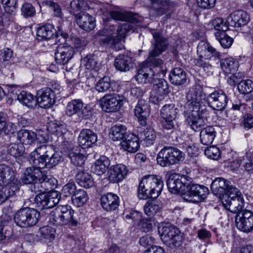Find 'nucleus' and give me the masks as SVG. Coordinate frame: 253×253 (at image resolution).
Segmentation results:
<instances>
[{"instance_id":"nucleus-1","label":"nucleus","mask_w":253,"mask_h":253,"mask_svg":"<svg viewBox=\"0 0 253 253\" xmlns=\"http://www.w3.org/2000/svg\"><path fill=\"white\" fill-rule=\"evenodd\" d=\"M80 219L79 213L69 205H59L49 214V221L56 225L69 224L77 226L80 224Z\"/></svg>"},{"instance_id":"nucleus-2","label":"nucleus","mask_w":253,"mask_h":253,"mask_svg":"<svg viewBox=\"0 0 253 253\" xmlns=\"http://www.w3.org/2000/svg\"><path fill=\"white\" fill-rule=\"evenodd\" d=\"M158 232L162 240L169 247H182L184 240L183 234L176 226L167 224L159 227Z\"/></svg>"},{"instance_id":"nucleus-3","label":"nucleus","mask_w":253,"mask_h":253,"mask_svg":"<svg viewBox=\"0 0 253 253\" xmlns=\"http://www.w3.org/2000/svg\"><path fill=\"white\" fill-rule=\"evenodd\" d=\"M134 29L133 26L130 24L121 25L118 27L116 36H110L99 38L98 40L100 45H110L113 49L116 50H120L124 48V39L126 34L131 30Z\"/></svg>"},{"instance_id":"nucleus-4","label":"nucleus","mask_w":253,"mask_h":253,"mask_svg":"<svg viewBox=\"0 0 253 253\" xmlns=\"http://www.w3.org/2000/svg\"><path fill=\"white\" fill-rule=\"evenodd\" d=\"M184 159V153L173 147H164L157 157L158 164L164 167L176 164Z\"/></svg>"},{"instance_id":"nucleus-5","label":"nucleus","mask_w":253,"mask_h":253,"mask_svg":"<svg viewBox=\"0 0 253 253\" xmlns=\"http://www.w3.org/2000/svg\"><path fill=\"white\" fill-rule=\"evenodd\" d=\"M40 217V213L34 209L24 208L18 210L14 214V221L22 228H27L36 225Z\"/></svg>"},{"instance_id":"nucleus-6","label":"nucleus","mask_w":253,"mask_h":253,"mask_svg":"<svg viewBox=\"0 0 253 253\" xmlns=\"http://www.w3.org/2000/svg\"><path fill=\"white\" fill-rule=\"evenodd\" d=\"M186 122L190 127L195 131H199L205 127L208 118L210 117L211 112L204 107L199 111L184 112Z\"/></svg>"},{"instance_id":"nucleus-7","label":"nucleus","mask_w":253,"mask_h":253,"mask_svg":"<svg viewBox=\"0 0 253 253\" xmlns=\"http://www.w3.org/2000/svg\"><path fill=\"white\" fill-rule=\"evenodd\" d=\"M178 109L174 104L164 105L161 110V115L163 119L162 125L164 130L173 132L177 127L176 121Z\"/></svg>"},{"instance_id":"nucleus-8","label":"nucleus","mask_w":253,"mask_h":253,"mask_svg":"<svg viewBox=\"0 0 253 253\" xmlns=\"http://www.w3.org/2000/svg\"><path fill=\"white\" fill-rule=\"evenodd\" d=\"M205 97V94L200 89L196 88L190 89L186 95L187 102L185 104L186 111L184 112L199 111L202 108V98Z\"/></svg>"},{"instance_id":"nucleus-9","label":"nucleus","mask_w":253,"mask_h":253,"mask_svg":"<svg viewBox=\"0 0 253 253\" xmlns=\"http://www.w3.org/2000/svg\"><path fill=\"white\" fill-rule=\"evenodd\" d=\"M150 32L153 40L151 42L152 49L149 53L153 55H160L168 48L169 41L159 30L151 29Z\"/></svg>"},{"instance_id":"nucleus-10","label":"nucleus","mask_w":253,"mask_h":253,"mask_svg":"<svg viewBox=\"0 0 253 253\" xmlns=\"http://www.w3.org/2000/svg\"><path fill=\"white\" fill-rule=\"evenodd\" d=\"M207 102L213 110L222 111L227 105L228 98L222 90H216L210 94L206 98Z\"/></svg>"},{"instance_id":"nucleus-11","label":"nucleus","mask_w":253,"mask_h":253,"mask_svg":"<svg viewBox=\"0 0 253 253\" xmlns=\"http://www.w3.org/2000/svg\"><path fill=\"white\" fill-rule=\"evenodd\" d=\"M235 222L237 228L240 230L248 232L253 229V212L244 210L238 212L236 216Z\"/></svg>"},{"instance_id":"nucleus-12","label":"nucleus","mask_w":253,"mask_h":253,"mask_svg":"<svg viewBox=\"0 0 253 253\" xmlns=\"http://www.w3.org/2000/svg\"><path fill=\"white\" fill-rule=\"evenodd\" d=\"M102 109L106 112H114L119 110L123 105V100L115 94H107L100 100Z\"/></svg>"},{"instance_id":"nucleus-13","label":"nucleus","mask_w":253,"mask_h":253,"mask_svg":"<svg viewBox=\"0 0 253 253\" xmlns=\"http://www.w3.org/2000/svg\"><path fill=\"white\" fill-rule=\"evenodd\" d=\"M110 15L111 17L115 20L125 21L126 24H130L133 26L134 29L130 31L129 32L133 33L136 28V24L139 23H141L142 21V18L139 16L137 14L132 13L131 12H122L116 10H112L110 12Z\"/></svg>"},{"instance_id":"nucleus-14","label":"nucleus","mask_w":253,"mask_h":253,"mask_svg":"<svg viewBox=\"0 0 253 253\" xmlns=\"http://www.w3.org/2000/svg\"><path fill=\"white\" fill-rule=\"evenodd\" d=\"M46 178L47 176L41 170L31 167L26 169L24 176L21 178V182L23 184H35L38 182L42 183Z\"/></svg>"},{"instance_id":"nucleus-15","label":"nucleus","mask_w":253,"mask_h":253,"mask_svg":"<svg viewBox=\"0 0 253 253\" xmlns=\"http://www.w3.org/2000/svg\"><path fill=\"white\" fill-rule=\"evenodd\" d=\"M37 102L42 108H49L55 103V92L50 88H45L38 91Z\"/></svg>"},{"instance_id":"nucleus-16","label":"nucleus","mask_w":253,"mask_h":253,"mask_svg":"<svg viewBox=\"0 0 253 253\" xmlns=\"http://www.w3.org/2000/svg\"><path fill=\"white\" fill-rule=\"evenodd\" d=\"M41 154L43 155V157L48 168H52L57 165L61 160V156L59 153L56 152L54 148L52 145H43L40 146Z\"/></svg>"},{"instance_id":"nucleus-17","label":"nucleus","mask_w":253,"mask_h":253,"mask_svg":"<svg viewBox=\"0 0 253 253\" xmlns=\"http://www.w3.org/2000/svg\"><path fill=\"white\" fill-rule=\"evenodd\" d=\"M74 54L73 47L67 43L60 44L55 52V59L57 64L64 65L69 62Z\"/></svg>"},{"instance_id":"nucleus-18","label":"nucleus","mask_w":253,"mask_h":253,"mask_svg":"<svg viewBox=\"0 0 253 253\" xmlns=\"http://www.w3.org/2000/svg\"><path fill=\"white\" fill-rule=\"evenodd\" d=\"M197 53L199 57L205 60L213 59L215 62L218 61L221 58L220 52L212 47L209 43L201 42L197 46Z\"/></svg>"},{"instance_id":"nucleus-19","label":"nucleus","mask_w":253,"mask_h":253,"mask_svg":"<svg viewBox=\"0 0 253 253\" xmlns=\"http://www.w3.org/2000/svg\"><path fill=\"white\" fill-rule=\"evenodd\" d=\"M163 181L156 176L148 174L140 181L138 190H163Z\"/></svg>"},{"instance_id":"nucleus-20","label":"nucleus","mask_w":253,"mask_h":253,"mask_svg":"<svg viewBox=\"0 0 253 253\" xmlns=\"http://www.w3.org/2000/svg\"><path fill=\"white\" fill-rule=\"evenodd\" d=\"M250 20L248 14L244 11L239 10L233 12L227 18L229 26L240 28L247 24Z\"/></svg>"},{"instance_id":"nucleus-21","label":"nucleus","mask_w":253,"mask_h":253,"mask_svg":"<svg viewBox=\"0 0 253 253\" xmlns=\"http://www.w3.org/2000/svg\"><path fill=\"white\" fill-rule=\"evenodd\" d=\"M150 113V107L149 103L145 100H139L134 109V114L141 126L146 125L147 119Z\"/></svg>"},{"instance_id":"nucleus-22","label":"nucleus","mask_w":253,"mask_h":253,"mask_svg":"<svg viewBox=\"0 0 253 253\" xmlns=\"http://www.w3.org/2000/svg\"><path fill=\"white\" fill-rule=\"evenodd\" d=\"M97 140L96 134L90 129H83L78 137L79 146H82L83 149L90 147L96 142Z\"/></svg>"},{"instance_id":"nucleus-23","label":"nucleus","mask_w":253,"mask_h":253,"mask_svg":"<svg viewBox=\"0 0 253 253\" xmlns=\"http://www.w3.org/2000/svg\"><path fill=\"white\" fill-rule=\"evenodd\" d=\"M76 18L79 27L85 31H90L95 26L94 18L85 12H80Z\"/></svg>"},{"instance_id":"nucleus-24","label":"nucleus","mask_w":253,"mask_h":253,"mask_svg":"<svg viewBox=\"0 0 253 253\" xmlns=\"http://www.w3.org/2000/svg\"><path fill=\"white\" fill-rule=\"evenodd\" d=\"M100 201L102 207L107 211L115 210L119 205L118 196L112 193H108L102 196Z\"/></svg>"},{"instance_id":"nucleus-25","label":"nucleus","mask_w":253,"mask_h":253,"mask_svg":"<svg viewBox=\"0 0 253 253\" xmlns=\"http://www.w3.org/2000/svg\"><path fill=\"white\" fill-rule=\"evenodd\" d=\"M169 79L171 83L176 85H182L187 82V74L180 67L174 68L170 71Z\"/></svg>"},{"instance_id":"nucleus-26","label":"nucleus","mask_w":253,"mask_h":253,"mask_svg":"<svg viewBox=\"0 0 253 253\" xmlns=\"http://www.w3.org/2000/svg\"><path fill=\"white\" fill-rule=\"evenodd\" d=\"M122 149L129 153H135L139 148L138 138L132 134H129L123 141H121Z\"/></svg>"},{"instance_id":"nucleus-27","label":"nucleus","mask_w":253,"mask_h":253,"mask_svg":"<svg viewBox=\"0 0 253 253\" xmlns=\"http://www.w3.org/2000/svg\"><path fill=\"white\" fill-rule=\"evenodd\" d=\"M40 151H41L40 146L31 153L29 162L33 166L32 167L41 170L42 169L48 168V167L44 157H43V155L41 154Z\"/></svg>"},{"instance_id":"nucleus-28","label":"nucleus","mask_w":253,"mask_h":253,"mask_svg":"<svg viewBox=\"0 0 253 253\" xmlns=\"http://www.w3.org/2000/svg\"><path fill=\"white\" fill-rule=\"evenodd\" d=\"M152 9L158 16L166 14L170 8L174 6V2L169 0H150Z\"/></svg>"},{"instance_id":"nucleus-29","label":"nucleus","mask_w":253,"mask_h":253,"mask_svg":"<svg viewBox=\"0 0 253 253\" xmlns=\"http://www.w3.org/2000/svg\"><path fill=\"white\" fill-rule=\"evenodd\" d=\"M155 75V71L151 67L142 66L139 69L134 78L138 83L147 84L150 83Z\"/></svg>"},{"instance_id":"nucleus-30","label":"nucleus","mask_w":253,"mask_h":253,"mask_svg":"<svg viewBox=\"0 0 253 253\" xmlns=\"http://www.w3.org/2000/svg\"><path fill=\"white\" fill-rule=\"evenodd\" d=\"M81 151V147L78 146L70 148L68 150V157L71 163L77 167H82L84 164L86 159Z\"/></svg>"},{"instance_id":"nucleus-31","label":"nucleus","mask_w":253,"mask_h":253,"mask_svg":"<svg viewBox=\"0 0 253 253\" xmlns=\"http://www.w3.org/2000/svg\"><path fill=\"white\" fill-rule=\"evenodd\" d=\"M168 190H184L186 187L187 190H199V189L206 188L203 185L195 184L193 183L182 184L179 180H175L173 179H169L167 181Z\"/></svg>"},{"instance_id":"nucleus-32","label":"nucleus","mask_w":253,"mask_h":253,"mask_svg":"<svg viewBox=\"0 0 253 253\" xmlns=\"http://www.w3.org/2000/svg\"><path fill=\"white\" fill-rule=\"evenodd\" d=\"M172 193L179 195L186 201L198 203L204 199L206 196L200 194L199 191H170Z\"/></svg>"},{"instance_id":"nucleus-33","label":"nucleus","mask_w":253,"mask_h":253,"mask_svg":"<svg viewBox=\"0 0 253 253\" xmlns=\"http://www.w3.org/2000/svg\"><path fill=\"white\" fill-rule=\"evenodd\" d=\"M114 66L117 70L126 72L132 68V58L126 54H120L117 56L114 61Z\"/></svg>"},{"instance_id":"nucleus-34","label":"nucleus","mask_w":253,"mask_h":253,"mask_svg":"<svg viewBox=\"0 0 253 253\" xmlns=\"http://www.w3.org/2000/svg\"><path fill=\"white\" fill-rule=\"evenodd\" d=\"M109 172L110 180L114 182H118L122 180L127 174L126 166L121 164L111 167Z\"/></svg>"},{"instance_id":"nucleus-35","label":"nucleus","mask_w":253,"mask_h":253,"mask_svg":"<svg viewBox=\"0 0 253 253\" xmlns=\"http://www.w3.org/2000/svg\"><path fill=\"white\" fill-rule=\"evenodd\" d=\"M110 165V161L105 156H101L91 168V171L98 175L104 174Z\"/></svg>"},{"instance_id":"nucleus-36","label":"nucleus","mask_w":253,"mask_h":253,"mask_svg":"<svg viewBox=\"0 0 253 253\" xmlns=\"http://www.w3.org/2000/svg\"><path fill=\"white\" fill-rule=\"evenodd\" d=\"M11 92L15 93V99H17L22 104L28 107H33L35 103L34 96L30 93L25 91H22L18 93L16 88L11 87Z\"/></svg>"},{"instance_id":"nucleus-37","label":"nucleus","mask_w":253,"mask_h":253,"mask_svg":"<svg viewBox=\"0 0 253 253\" xmlns=\"http://www.w3.org/2000/svg\"><path fill=\"white\" fill-rule=\"evenodd\" d=\"M216 134V132L213 126H207L201 130L200 134V141L204 145H210L212 143Z\"/></svg>"},{"instance_id":"nucleus-38","label":"nucleus","mask_w":253,"mask_h":253,"mask_svg":"<svg viewBox=\"0 0 253 253\" xmlns=\"http://www.w3.org/2000/svg\"><path fill=\"white\" fill-rule=\"evenodd\" d=\"M55 29L50 24L43 25L39 27L37 31V35L39 40H48L53 37Z\"/></svg>"},{"instance_id":"nucleus-39","label":"nucleus","mask_w":253,"mask_h":253,"mask_svg":"<svg viewBox=\"0 0 253 253\" xmlns=\"http://www.w3.org/2000/svg\"><path fill=\"white\" fill-rule=\"evenodd\" d=\"M126 128L123 125H114L110 130L109 136L113 141L121 140L124 139L128 135Z\"/></svg>"},{"instance_id":"nucleus-40","label":"nucleus","mask_w":253,"mask_h":253,"mask_svg":"<svg viewBox=\"0 0 253 253\" xmlns=\"http://www.w3.org/2000/svg\"><path fill=\"white\" fill-rule=\"evenodd\" d=\"M14 172L9 167L0 165V186L5 183H11L14 180Z\"/></svg>"},{"instance_id":"nucleus-41","label":"nucleus","mask_w":253,"mask_h":253,"mask_svg":"<svg viewBox=\"0 0 253 253\" xmlns=\"http://www.w3.org/2000/svg\"><path fill=\"white\" fill-rule=\"evenodd\" d=\"M232 198V201L230 202V210H229L237 213L240 211H244L243 210L244 200L240 191H236Z\"/></svg>"},{"instance_id":"nucleus-42","label":"nucleus","mask_w":253,"mask_h":253,"mask_svg":"<svg viewBox=\"0 0 253 253\" xmlns=\"http://www.w3.org/2000/svg\"><path fill=\"white\" fill-rule=\"evenodd\" d=\"M235 190L237 188L232 184L230 181L222 178L218 177L212 181L211 185V190Z\"/></svg>"},{"instance_id":"nucleus-43","label":"nucleus","mask_w":253,"mask_h":253,"mask_svg":"<svg viewBox=\"0 0 253 253\" xmlns=\"http://www.w3.org/2000/svg\"><path fill=\"white\" fill-rule=\"evenodd\" d=\"M220 66L225 74H231L237 70L239 64L235 59L228 57L220 60Z\"/></svg>"},{"instance_id":"nucleus-44","label":"nucleus","mask_w":253,"mask_h":253,"mask_svg":"<svg viewBox=\"0 0 253 253\" xmlns=\"http://www.w3.org/2000/svg\"><path fill=\"white\" fill-rule=\"evenodd\" d=\"M139 136L140 140L147 146L152 145L156 138L155 131L150 128H147L140 132Z\"/></svg>"},{"instance_id":"nucleus-45","label":"nucleus","mask_w":253,"mask_h":253,"mask_svg":"<svg viewBox=\"0 0 253 253\" xmlns=\"http://www.w3.org/2000/svg\"><path fill=\"white\" fill-rule=\"evenodd\" d=\"M82 62L86 69L96 70L98 64L97 54L95 53L88 54L82 58Z\"/></svg>"},{"instance_id":"nucleus-46","label":"nucleus","mask_w":253,"mask_h":253,"mask_svg":"<svg viewBox=\"0 0 253 253\" xmlns=\"http://www.w3.org/2000/svg\"><path fill=\"white\" fill-rule=\"evenodd\" d=\"M95 88L98 92L114 91L111 79L107 76L100 79L95 84Z\"/></svg>"},{"instance_id":"nucleus-47","label":"nucleus","mask_w":253,"mask_h":253,"mask_svg":"<svg viewBox=\"0 0 253 253\" xmlns=\"http://www.w3.org/2000/svg\"><path fill=\"white\" fill-rule=\"evenodd\" d=\"M18 138L23 145L31 144L37 138V134L33 131L22 129L18 132Z\"/></svg>"},{"instance_id":"nucleus-48","label":"nucleus","mask_w":253,"mask_h":253,"mask_svg":"<svg viewBox=\"0 0 253 253\" xmlns=\"http://www.w3.org/2000/svg\"><path fill=\"white\" fill-rule=\"evenodd\" d=\"M154 93L166 95L169 92L168 82L164 79H159L155 81L153 90Z\"/></svg>"},{"instance_id":"nucleus-49","label":"nucleus","mask_w":253,"mask_h":253,"mask_svg":"<svg viewBox=\"0 0 253 253\" xmlns=\"http://www.w3.org/2000/svg\"><path fill=\"white\" fill-rule=\"evenodd\" d=\"M212 193L215 194H219V199L221 202L223 207L227 210H230V202L232 201V197L234 193L231 191H212Z\"/></svg>"},{"instance_id":"nucleus-50","label":"nucleus","mask_w":253,"mask_h":253,"mask_svg":"<svg viewBox=\"0 0 253 253\" xmlns=\"http://www.w3.org/2000/svg\"><path fill=\"white\" fill-rule=\"evenodd\" d=\"M83 103L79 99H74L68 103L66 106V113L69 116L77 114L78 115L83 107Z\"/></svg>"},{"instance_id":"nucleus-51","label":"nucleus","mask_w":253,"mask_h":253,"mask_svg":"<svg viewBox=\"0 0 253 253\" xmlns=\"http://www.w3.org/2000/svg\"><path fill=\"white\" fill-rule=\"evenodd\" d=\"M215 36L224 48H229L233 43V39L228 36L225 32H217L215 33Z\"/></svg>"},{"instance_id":"nucleus-52","label":"nucleus","mask_w":253,"mask_h":253,"mask_svg":"<svg viewBox=\"0 0 253 253\" xmlns=\"http://www.w3.org/2000/svg\"><path fill=\"white\" fill-rule=\"evenodd\" d=\"M161 203L157 201L148 202L144 207V211L148 216H152L158 212L160 209Z\"/></svg>"},{"instance_id":"nucleus-53","label":"nucleus","mask_w":253,"mask_h":253,"mask_svg":"<svg viewBox=\"0 0 253 253\" xmlns=\"http://www.w3.org/2000/svg\"><path fill=\"white\" fill-rule=\"evenodd\" d=\"M88 195L85 191H74L72 201L78 207L82 206L88 200Z\"/></svg>"},{"instance_id":"nucleus-54","label":"nucleus","mask_w":253,"mask_h":253,"mask_svg":"<svg viewBox=\"0 0 253 253\" xmlns=\"http://www.w3.org/2000/svg\"><path fill=\"white\" fill-rule=\"evenodd\" d=\"M8 153L15 158L22 156L25 152L24 145L21 144H11L8 146Z\"/></svg>"},{"instance_id":"nucleus-55","label":"nucleus","mask_w":253,"mask_h":253,"mask_svg":"<svg viewBox=\"0 0 253 253\" xmlns=\"http://www.w3.org/2000/svg\"><path fill=\"white\" fill-rule=\"evenodd\" d=\"M5 223L0 219V241L9 240L12 236V229Z\"/></svg>"},{"instance_id":"nucleus-56","label":"nucleus","mask_w":253,"mask_h":253,"mask_svg":"<svg viewBox=\"0 0 253 253\" xmlns=\"http://www.w3.org/2000/svg\"><path fill=\"white\" fill-rule=\"evenodd\" d=\"M238 89L242 94H249L253 91V82L251 80L241 81L238 85Z\"/></svg>"},{"instance_id":"nucleus-57","label":"nucleus","mask_w":253,"mask_h":253,"mask_svg":"<svg viewBox=\"0 0 253 253\" xmlns=\"http://www.w3.org/2000/svg\"><path fill=\"white\" fill-rule=\"evenodd\" d=\"M5 13L15 15L17 9V0H1Z\"/></svg>"},{"instance_id":"nucleus-58","label":"nucleus","mask_w":253,"mask_h":253,"mask_svg":"<svg viewBox=\"0 0 253 253\" xmlns=\"http://www.w3.org/2000/svg\"><path fill=\"white\" fill-rule=\"evenodd\" d=\"M60 195L58 191H49V195L46 201V209H50L54 207L59 202Z\"/></svg>"},{"instance_id":"nucleus-59","label":"nucleus","mask_w":253,"mask_h":253,"mask_svg":"<svg viewBox=\"0 0 253 253\" xmlns=\"http://www.w3.org/2000/svg\"><path fill=\"white\" fill-rule=\"evenodd\" d=\"M40 232L41 237L42 239L49 240L50 241L54 239L55 229L49 226H43L40 229Z\"/></svg>"},{"instance_id":"nucleus-60","label":"nucleus","mask_w":253,"mask_h":253,"mask_svg":"<svg viewBox=\"0 0 253 253\" xmlns=\"http://www.w3.org/2000/svg\"><path fill=\"white\" fill-rule=\"evenodd\" d=\"M212 25L214 29L218 32H225L228 29L227 22L224 23V20L221 18H216L212 21Z\"/></svg>"},{"instance_id":"nucleus-61","label":"nucleus","mask_w":253,"mask_h":253,"mask_svg":"<svg viewBox=\"0 0 253 253\" xmlns=\"http://www.w3.org/2000/svg\"><path fill=\"white\" fill-rule=\"evenodd\" d=\"M49 195V191H43L39 193L35 197V201L39 206H42V209H46V201Z\"/></svg>"},{"instance_id":"nucleus-62","label":"nucleus","mask_w":253,"mask_h":253,"mask_svg":"<svg viewBox=\"0 0 253 253\" xmlns=\"http://www.w3.org/2000/svg\"><path fill=\"white\" fill-rule=\"evenodd\" d=\"M42 3L51 8L55 16L61 17L62 16V9L58 3L52 0H45Z\"/></svg>"},{"instance_id":"nucleus-63","label":"nucleus","mask_w":253,"mask_h":253,"mask_svg":"<svg viewBox=\"0 0 253 253\" xmlns=\"http://www.w3.org/2000/svg\"><path fill=\"white\" fill-rule=\"evenodd\" d=\"M21 14L25 18L31 17L35 15V7L30 3H24L21 7Z\"/></svg>"},{"instance_id":"nucleus-64","label":"nucleus","mask_w":253,"mask_h":253,"mask_svg":"<svg viewBox=\"0 0 253 253\" xmlns=\"http://www.w3.org/2000/svg\"><path fill=\"white\" fill-rule=\"evenodd\" d=\"M205 154L209 158L217 160L220 157V152L218 147L211 146L205 150Z\"/></svg>"}]
</instances>
